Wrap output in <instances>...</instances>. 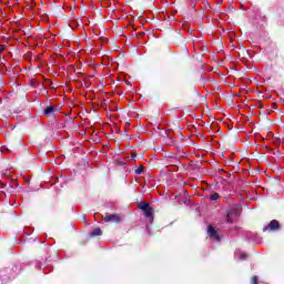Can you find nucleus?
<instances>
[{"mask_svg": "<svg viewBox=\"0 0 284 284\" xmlns=\"http://www.w3.org/2000/svg\"><path fill=\"white\" fill-rule=\"evenodd\" d=\"M131 156H132V159H135V156H136V153H132V155H131Z\"/></svg>", "mask_w": 284, "mask_h": 284, "instance_id": "12", "label": "nucleus"}, {"mask_svg": "<svg viewBox=\"0 0 284 284\" xmlns=\"http://www.w3.org/2000/svg\"><path fill=\"white\" fill-rule=\"evenodd\" d=\"M52 112H54V106H48L45 110H44V114H52Z\"/></svg>", "mask_w": 284, "mask_h": 284, "instance_id": "7", "label": "nucleus"}, {"mask_svg": "<svg viewBox=\"0 0 284 284\" xmlns=\"http://www.w3.org/2000/svg\"><path fill=\"white\" fill-rule=\"evenodd\" d=\"M278 227H281V224L278 223V221L273 220L270 222V224L266 226L265 230L274 231V230H278Z\"/></svg>", "mask_w": 284, "mask_h": 284, "instance_id": "5", "label": "nucleus"}, {"mask_svg": "<svg viewBox=\"0 0 284 284\" xmlns=\"http://www.w3.org/2000/svg\"><path fill=\"white\" fill-rule=\"evenodd\" d=\"M207 232H209V236H211V239H213L214 241H221V239L219 237V233L216 232L214 226H209Z\"/></svg>", "mask_w": 284, "mask_h": 284, "instance_id": "4", "label": "nucleus"}, {"mask_svg": "<svg viewBox=\"0 0 284 284\" xmlns=\"http://www.w3.org/2000/svg\"><path fill=\"white\" fill-rule=\"evenodd\" d=\"M102 221H104V223H121V215L119 214H110L106 215L102 219Z\"/></svg>", "mask_w": 284, "mask_h": 284, "instance_id": "3", "label": "nucleus"}, {"mask_svg": "<svg viewBox=\"0 0 284 284\" xmlns=\"http://www.w3.org/2000/svg\"><path fill=\"white\" fill-rule=\"evenodd\" d=\"M251 284H258V277L253 276L252 280H251Z\"/></svg>", "mask_w": 284, "mask_h": 284, "instance_id": "9", "label": "nucleus"}, {"mask_svg": "<svg viewBox=\"0 0 284 284\" xmlns=\"http://www.w3.org/2000/svg\"><path fill=\"white\" fill-rule=\"evenodd\" d=\"M239 219V211L236 209H231L226 214L227 223H234Z\"/></svg>", "mask_w": 284, "mask_h": 284, "instance_id": "2", "label": "nucleus"}, {"mask_svg": "<svg viewBox=\"0 0 284 284\" xmlns=\"http://www.w3.org/2000/svg\"><path fill=\"white\" fill-rule=\"evenodd\" d=\"M139 210H142V212L144 213V215L146 216V219H152V216L154 215V210H152V207L150 206L149 203L146 202H141L138 205Z\"/></svg>", "mask_w": 284, "mask_h": 284, "instance_id": "1", "label": "nucleus"}, {"mask_svg": "<svg viewBox=\"0 0 284 284\" xmlns=\"http://www.w3.org/2000/svg\"><path fill=\"white\" fill-rule=\"evenodd\" d=\"M219 199H221V195H219V193H213L211 195V201H219Z\"/></svg>", "mask_w": 284, "mask_h": 284, "instance_id": "8", "label": "nucleus"}, {"mask_svg": "<svg viewBox=\"0 0 284 284\" xmlns=\"http://www.w3.org/2000/svg\"><path fill=\"white\" fill-rule=\"evenodd\" d=\"M245 258H247V254H245V253H240V260H241V261H245Z\"/></svg>", "mask_w": 284, "mask_h": 284, "instance_id": "10", "label": "nucleus"}, {"mask_svg": "<svg viewBox=\"0 0 284 284\" xmlns=\"http://www.w3.org/2000/svg\"><path fill=\"white\" fill-rule=\"evenodd\" d=\"M103 233L101 232V229L95 227L92 233L91 236H101Z\"/></svg>", "mask_w": 284, "mask_h": 284, "instance_id": "6", "label": "nucleus"}, {"mask_svg": "<svg viewBox=\"0 0 284 284\" xmlns=\"http://www.w3.org/2000/svg\"><path fill=\"white\" fill-rule=\"evenodd\" d=\"M135 173H136V174H142V173H143V168L136 169V170H135Z\"/></svg>", "mask_w": 284, "mask_h": 284, "instance_id": "11", "label": "nucleus"}]
</instances>
